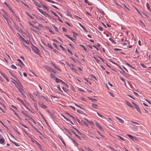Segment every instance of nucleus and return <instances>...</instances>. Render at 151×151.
I'll return each instance as SVG.
<instances>
[{
    "label": "nucleus",
    "mask_w": 151,
    "mask_h": 151,
    "mask_svg": "<svg viewBox=\"0 0 151 151\" xmlns=\"http://www.w3.org/2000/svg\"><path fill=\"white\" fill-rule=\"evenodd\" d=\"M21 37V42L25 47H27V46L26 45H29L30 44H32L31 42L29 40H26L23 37ZM27 47H28V46H27Z\"/></svg>",
    "instance_id": "1"
},
{
    "label": "nucleus",
    "mask_w": 151,
    "mask_h": 151,
    "mask_svg": "<svg viewBox=\"0 0 151 151\" xmlns=\"http://www.w3.org/2000/svg\"><path fill=\"white\" fill-rule=\"evenodd\" d=\"M33 51L35 53L39 55L40 56H41L40 55V50L38 49V48H32Z\"/></svg>",
    "instance_id": "2"
},
{
    "label": "nucleus",
    "mask_w": 151,
    "mask_h": 151,
    "mask_svg": "<svg viewBox=\"0 0 151 151\" xmlns=\"http://www.w3.org/2000/svg\"><path fill=\"white\" fill-rule=\"evenodd\" d=\"M15 79H16V82L17 84H15V85H17L19 86H20L21 88L22 89L23 88V86L22 83L17 77L15 78Z\"/></svg>",
    "instance_id": "3"
},
{
    "label": "nucleus",
    "mask_w": 151,
    "mask_h": 151,
    "mask_svg": "<svg viewBox=\"0 0 151 151\" xmlns=\"http://www.w3.org/2000/svg\"><path fill=\"white\" fill-rule=\"evenodd\" d=\"M132 103L134 105V106H133V107H134V108L135 109H136L141 114L142 112H141L140 110V109L139 107L137 104H136L134 102H132Z\"/></svg>",
    "instance_id": "4"
},
{
    "label": "nucleus",
    "mask_w": 151,
    "mask_h": 151,
    "mask_svg": "<svg viewBox=\"0 0 151 151\" xmlns=\"http://www.w3.org/2000/svg\"><path fill=\"white\" fill-rule=\"evenodd\" d=\"M72 132L73 134L78 139L81 140V137L80 136H79L77 134H76L75 132L73 131L70 130Z\"/></svg>",
    "instance_id": "5"
},
{
    "label": "nucleus",
    "mask_w": 151,
    "mask_h": 151,
    "mask_svg": "<svg viewBox=\"0 0 151 151\" xmlns=\"http://www.w3.org/2000/svg\"><path fill=\"white\" fill-rule=\"evenodd\" d=\"M6 21L9 27L11 29H12V28L10 24V23H11L9 19H7V20H6Z\"/></svg>",
    "instance_id": "6"
},
{
    "label": "nucleus",
    "mask_w": 151,
    "mask_h": 151,
    "mask_svg": "<svg viewBox=\"0 0 151 151\" xmlns=\"http://www.w3.org/2000/svg\"><path fill=\"white\" fill-rule=\"evenodd\" d=\"M33 3L35 4V5L39 7H40L41 6L39 4L38 2H37L36 0L33 2Z\"/></svg>",
    "instance_id": "7"
},
{
    "label": "nucleus",
    "mask_w": 151,
    "mask_h": 151,
    "mask_svg": "<svg viewBox=\"0 0 151 151\" xmlns=\"http://www.w3.org/2000/svg\"><path fill=\"white\" fill-rule=\"evenodd\" d=\"M95 125L97 126L99 129L100 130H102L103 129L102 127L99 124L96 122L95 124Z\"/></svg>",
    "instance_id": "8"
},
{
    "label": "nucleus",
    "mask_w": 151,
    "mask_h": 151,
    "mask_svg": "<svg viewBox=\"0 0 151 151\" xmlns=\"http://www.w3.org/2000/svg\"><path fill=\"white\" fill-rule=\"evenodd\" d=\"M126 103L127 105L128 106L133 108V106L132 105V104L129 102H128L127 101H126Z\"/></svg>",
    "instance_id": "9"
},
{
    "label": "nucleus",
    "mask_w": 151,
    "mask_h": 151,
    "mask_svg": "<svg viewBox=\"0 0 151 151\" xmlns=\"http://www.w3.org/2000/svg\"><path fill=\"white\" fill-rule=\"evenodd\" d=\"M50 12L52 13L55 16L58 17V18H60L58 16V15H57V14L55 13L52 10H50Z\"/></svg>",
    "instance_id": "10"
},
{
    "label": "nucleus",
    "mask_w": 151,
    "mask_h": 151,
    "mask_svg": "<svg viewBox=\"0 0 151 151\" xmlns=\"http://www.w3.org/2000/svg\"><path fill=\"white\" fill-rule=\"evenodd\" d=\"M32 127L38 133L40 134H41V132L37 129L33 125H32Z\"/></svg>",
    "instance_id": "11"
},
{
    "label": "nucleus",
    "mask_w": 151,
    "mask_h": 151,
    "mask_svg": "<svg viewBox=\"0 0 151 151\" xmlns=\"http://www.w3.org/2000/svg\"><path fill=\"white\" fill-rule=\"evenodd\" d=\"M72 127L77 132L80 134H82V133L79 131L76 128L74 127L73 126H72Z\"/></svg>",
    "instance_id": "12"
},
{
    "label": "nucleus",
    "mask_w": 151,
    "mask_h": 151,
    "mask_svg": "<svg viewBox=\"0 0 151 151\" xmlns=\"http://www.w3.org/2000/svg\"><path fill=\"white\" fill-rule=\"evenodd\" d=\"M116 118L121 123H124V121L122 119L117 116L116 117Z\"/></svg>",
    "instance_id": "13"
},
{
    "label": "nucleus",
    "mask_w": 151,
    "mask_h": 151,
    "mask_svg": "<svg viewBox=\"0 0 151 151\" xmlns=\"http://www.w3.org/2000/svg\"><path fill=\"white\" fill-rule=\"evenodd\" d=\"M54 79L55 80L56 82L57 83H58L60 82L61 80L59 79L57 77L55 78Z\"/></svg>",
    "instance_id": "14"
},
{
    "label": "nucleus",
    "mask_w": 151,
    "mask_h": 151,
    "mask_svg": "<svg viewBox=\"0 0 151 151\" xmlns=\"http://www.w3.org/2000/svg\"><path fill=\"white\" fill-rule=\"evenodd\" d=\"M59 138H60V140L61 141V142H62L63 143V145H64L66 147V144L65 143V142H64V141L63 140V139L61 138V137H60V136L59 137Z\"/></svg>",
    "instance_id": "15"
},
{
    "label": "nucleus",
    "mask_w": 151,
    "mask_h": 151,
    "mask_svg": "<svg viewBox=\"0 0 151 151\" xmlns=\"http://www.w3.org/2000/svg\"><path fill=\"white\" fill-rule=\"evenodd\" d=\"M40 106L41 107L43 108H47V106L43 104H40Z\"/></svg>",
    "instance_id": "16"
},
{
    "label": "nucleus",
    "mask_w": 151,
    "mask_h": 151,
    "mask_svg": "<svg viewBox=\"0 0 151 151\" xmlns=\"http://www.w3.org/2000/svg\"><path fill=\"white\" fill-rule=\"evenodd\" d=\"M67 114L69 116H70V117H71L73 120H76V117H75L72 115H70L69 113H67Z\"/></svg>",
    "instance_id": "17"
},
{
    "label": "nucleus",
    "mask_w": 151,
    "mask_h": 151,
    "mask_svg": "<svg viewBox=\"0 0 151 151\" xmlns=\"http://www.w3.org/2000/svg\"><path fill=\"white\" fill-rule=\"evenodd\" d=\"M66 13L67 16L70 17L72 15L71 13L68 10L66 11Z\"/></svg>",
    "instance_id": "18"
},
{
    "label": "nucleus",
    "mask_w": 151,
    "mask_h": 151,
    "mask_svg": "<svg viewBox=\"0 0 151 151\" xmlns=\"http://www.w3.org/2000/svg\"><path fill=\"white\" fill-rule=\"evenodd\" d=\"M64 35L66 37H67V38L70 39L71 40L73 41L72 38L71 37H70L67 34H65Z\"/></svg>",
    "instance_id": "19"
},
{
    "label": "nucleus",
    "mask_w": 151,
    "mask_h": 151,
    "mask_svg": "<svg viewBox=\"0 0 151 151\" xmlns=\"http://www.w3.org/2000/svg\"><path fill=\"white\" fill-rule=\"evenodd\" d=\"M42 7L43 8L45 9L46 10H47V11L49 10V9L48 7L47 6H46L45 5H42Z\"/></svg>",
    "instance_id": "20"
},
{
    "label": "nucleus",
    "mask_w": 151,
    "mask_h": 151,
    "mask_svg": "<svg viewBox=\"0 0 151 151\" xmlns=\"http://www.w3.org/2000/svg\"><path fill=\"white\" fill-rule=\"evenodd\" d=\"M98 106V105L97 104H92V106L94 108H97V107Z\"/></svg>",
    "instance_id": "21"
},
{
    "label": "nucleus",
    "mask_w": 151,
    "mask_h": 151,
    "mask_svg": "<svg viewBox=\"0 0 151 151\" xmlns=\"http://www.w3.org/2000/svg\"><path fill=\"white\" fill-rule=\"evenodd\" d=\"M4 138H2L0 139V143L3 144L4 142Z\"/></svg>",
    "instance_id": "22"
},
{
    "label": "nucleus",
    "mask_w": 151,
    "mask_h": 151,
    "mask_svg": "<svg viewBox=\"0 0 151 151\" xmlns=\"http://www.w3.org/2000/svg\"><path fill=\"white\" fill-rule=\"evenodd\" d=\"M127 135L129 138H130L134 140V137L132 136L129 134H127Z\"/></svg>",
    "instance_id": "23"
},
{
    "label": "nucleus",
    "mask_w": 151,
    "mask_h": 151,
    "mask_svg": "<svg viewBox=\"0 0 151 151\" xmlns=\"http://www.w3.org/2000/svg\"><path fill=\"white\" fill-rule=\"evenodd\" d=\"M39 114H40V116L42 117V119L44 120V121L45 120H46L45 117L43 116V115L41 112H39Z\"/></svg>",
    "instance_id": "24"
},
{
    "label": "nucleus",
    "mask_w": 151,
    "mask_h": 151,
    "mask_svg": "<svg viewBox=\"0 0 151 151\" xmlns=\"http://www.w3.org/2000/svg\"><path fill=\"white\" fill-rule=\"evenodd\" d=\"M146 6H147V9H148L150 11V6L149 4H148V3H146Z\"/></svg>",
    "instance_id": "25"
},
{
    "label": "nucleus",
    "mask_w": 151,
    "mask_h": 151,
    "mask_svg": "<svg viewBox=\"0 0 151 151\" xmlns=\"http://www.w3.org/2000/svg\"><path fill=\"white\" fill-rule=\"evenodd\" d=\"M45 68H46L47 70H50V71H51V68L48 66L46 65L45 66Z\"/></svg>",
    "instance_id": "26"
},
{
    "label": "nucleus",
    "mask_w": 151,
    "mask_h": 151,
    "mask_svg": "<svg viewBox=\"0 0 151 151\" xmlns=\"http://www.w3.org/2000/svg\"><path fill=\"white\" fill-rule=\"evenodd\" d=\"M23 89V88L22 89H21V88L19 89V90H18L22 94V95H24V94L22 92V90Z\"/></svg>",
    "instance_id": "27"
},
{
    "label": "nucleus",
    "mask_w": 151,
    "mask_h": 151,
    "mask_svg": "<svg viewBox=\"0 0 151 151\" xmlns=\"http://www.w3.org/2000/svg\"><path fill=\"white\" fill-rule=\"evenodd\" d=\"M27 15L31 19H33L34 18L32 17L30 14H28V13H27Z\"/></svg>",
    "instance_id": "28"
},
{
    "label": "nucleus",
    "mask_w": 151,
    "mask_h": 151,
    "mask_svg": "<svg viewBox=\"0 0 151 151\" xmlns=\"http://www.w3.org/2000/svg\"><path fill=\"white\" fill-rule=\"evenodd\" d=\"M21 112L24 115H25L27 117H28L29 114L28 113H24V112L23 111H22Z\"/></svg>",
    "instance_id": "29"
},
{
    "label": "nucleus",
    "mask_w": 151,
    "mask_h": 151,
    "mask_svg": "<svg viewBox=\"0 0 151 151\" xmlns=\"http://www.w3.org/2000/svg\"><path fill=\"white\" fill-rule=\"evenodd\" d=\"M45 122L46 124H47V126L48 127L50 128V129H51V127H50V125H49V124H48V123L47 122V120H45Z\"/></svg>",
    "instance_id": "30"
},
{
    "label": "nucleus",
    "mask_w": 151,
    "mask_h": 151,
    "mask_svg": "<svg viewBox=\"0 0 151 151\" xmlns=\"http://www.w3.org/2000/svg\"><path fill=\"white\" fill-rule=\"evenodd\" d=\"M53 27L56 32H58V30L57 28L55 26L53 25Z\"/></svg>",
    "instance_id": "31"
},
{
    "label": "nucleus",
    "mask_w": 151,
    "mask_h": 151,
    "mask_svg": "<svg viewBox=\"0 0 151 151\" xmlns=\"http://www.w3.org/2000/svg\"><path fill=\"white\" fill-rule=\"evenodd\" d=\"M11 141L12 142V143H13L16 146H19V145L17 143H16L15 142H14L12 141Z\"/></svg>",
    "instance_id": "32"
},
{
    "label": "nucleus",
    "mask_w": 151,
    "mask_h": 151,
    "mask_svg": "<svg viewBox=\"0 0 151 151\" xmlns=\"http://www.w3.org/2000/svg\"><path fill=\"white\" fill-rule=\"evenodd\" d=\"M98 11L100 12L102 14H105L104 12L102 9H99Z\"/></svg>",
    "instance_id": "33"
},
{
    "label": "nucleus",
    "mask_w": 151,
    "mask_h": 151,
    "mask_svg": "<svg viewBox=\"0 0 151 151\" xmlns=\"http://www.w3.org/2000/svg\"><path fill=\"white\" fill-rule=\"evenodd\" d=\"M22 3V4H23L26 7H28V8H29V6H28V4H25V3H24V2H23L22 1L21 2Z\"/></svg>",
    "instance_id": "34"
},
{
    "label": "nucleus",
    "mask_w": 151,
    "mask_h": 151,
    "mask_svg": "<svg viewBox=\"0 0 151 151\" xmlns=\"http://www.w3.org/2000/svg\"><path fill=\"white\" fill-rule=\"evenodd\" d=\"M97 28L100 31H102L103 30V28L100 26H99L98 27H97Z\"/></svg>",
    "instance_id": "35"
},
{
    "label": "nucleus",
    "mask_w": 151,
    "mask_h": 151,
    "mask_svg": "<svg viewBox=\"0 0 151 151\" xmlns=\"http://www.w3.org/2000/svg\"><path fill=\"white\" fill-rule=\"evenodd\" d=\"M37 9L38 10L39 12H40L42 14L44 12L43 11V10L42 9H40L38 8H37Z\"/></svg>",
    "instance_id": "36"
},
{
    "label": "nucleus",
    "mask_w": 151,
    "mask_h": 151,
    "mask_svg": "<svg viewBox=\"0 0 151 151\" xmlns=\"http://www.w3.org/2000/svg\"><path fill=\"white\" fill-rule=\"evenodd\" d=\"M43 15H44V16H45V17H47V16L48 14L46 12H44L42 14Z\"/></svg>",
    "instance_id": "37"
},
{
    "label": "nucleus",
    "mask_w": 151,
    "mask_h": 151,
    "mask_svg": "<svg viewBox=\"0 0 151 151\" xmlns=\"http://www.w3.org/2000/svg\"><path fill=\"white\" fill-rule=\"evenodd\" d=\"M70 58L72 59V60L75 63H76L77 62H78V63H80V62L79 61L75 60L73 58L71 57H70Z\"/></svg>",
    "instance_id": "38"
},
{
    "label": "nucleus",
    "mask_w": 151,
    "mask_h": 151,
    "mask_svg": "<svg viewBox=\"0 0 151 151\" xmlns=\"http://www.w3.org/2000/svg\"><path fill=\"white\" fill-rule=\"evenodd\" d=\"M11 67L13 69H17V67L13 65H11Z\"/></svg>",
    "instance_id": "39"
},
{
    "label": "nucleus",
    "mask_w": 151,
    "mask_h": 151,
    "mask_svg": "<svg viewBox=\"0 0 151 151\" xmlns=\"http://www.w3.org/2000/svg\"><path fill=\"white\" fill-rule=\"evenodd\" d=\"M0 73L1 74V75L3 76V77H4V78H6V76H5V75L1 71L0 72Z\"/></svg>",
    "instance_id": "40"
},
{
    "label": "nucleus",
    "mask_w": 151,
    "mask_h": 151,
    "mask_svg": "<svg viewBox=\"0 0 151 151\" xmlns=\"http://www.w3.org/2000/svg\"><path fill=\"white\" fill-rule=\"evenodd\" d=\"M9 73H10V74H11V75L13 77H14L15 78L16 77H15V76L10 71H9Z\"/></svg>",
    "instance_id": "41"
},
{
    "label": "nucleus",
    "mask_w": 151,
    "mask_h": 151,
    "mask_svg": "<svg viewBox=\"0 0 151 151\" xmlns=\"http://www.w3.org/2000/svg\"><path fill=\"white\" fill-rule=\"evenodd\" d=\"M73 36L74 37L75 39H76L77 38L76 37V35H77V33H75L74 32H73Z\"/></svg>",
    "instance_id": "42"
},
{
    "label": "nucleus",
    "mask_w": 151,
    "mask_h": 151,
    "mask_svg": "<svg viewBox=\"0 0 151 151\" xmlns=\"http://www.w3.org/2000/svg\"><path fill=\"white\" fill-rule=\"evenodd\" d=\"M91 77H93L95 80H97V78L95 76H94V75H93L91 74Z\"/></svg>",
    "instance_id": "43"
},
{
    "label": "nucleus",
    "mask_w": 151,
    "mask_h": 151,
    "mask_svg": "<svg viewBox=\"0 0 151 151\" xmlns=\"http://www.w3.org/2000/svg\"><path fill=\"white\" fill-rule=\"evenodd\" d=\"M62 116L64 118V119H66V121H70V120L69 119H68V118H67L65 116H64L63 115H62Z\"/></svg>",
    "instance_id": "44"
},
{
    "label": "nucleus",
    "mask_w": 151,
    "mask_h": 151,
    "mask_svg": "<svg viewBox=\"0 0 151 151\" xmlns=\"http://www.w3.org/2000/svg\"><path fill=\"white\" fill-rule=\"evenodd\" d=\"M143 13V14L144 15H145V16H146V17L147 18L149 19V16L148 14H145V13Z\"/></svg>",
    "instance_id": "45"
},
{
    "label": "nucleus",
    "mask_w": 151,
    "mask_h": 151,
    "mask_svg": "<svg viewBox=\"0 0 151 151\" xmlns=\"http://www.w3.org/2000/svg\"><path fill=\"white\" fill-rule=\"evenodd\" d=\"M95 45L96 46L98 47H99L101 46V45L100 44L97 42H96L95 43Z\"/></svg>",
    "instance_id": "46"
},
{
    "label": "nucleus",
    "mask_w": 151,
    "mask_h": 151,
    "mask_svg": "<svg viewBox=\"0 0 151 151\" xmlns=\"http://www.w3.org/2000/svg\"><path fill=\"white\" fill-rule=\"evenodd\" d=\"M109 40L111 41V42L113 43H115L114 42V40L112 38H109Z\"/></svg>",
    "instance_id": "47"
},
{
    "label": "nucleus",
    "mask_w": 151,
    "mask_h": 151,
    "mask_svg": "<svg viewBox=\"0 0 151 151\" xmlns=\"http://www.w3.org/2000/svg\"><path fill=\"white\" fill-rule=\"evenodd\" d=\"M139 22L142 24V25H143L145 27H146L145 24L142 21L140 20L139 21Z\"/></svg>",
    "instance_id": "48"
},
{
    "label": "nucleus",
    "mask_w": 151,
    "mask_h": 151,
    "mask_svg": "<svg viewBox=\"0 0 151 151\" xmlns=\"http://www.w3.org/2000/svg\"><path fill=\"white\" fill-rule=\"evenodd\" d=\"M116 136L117 137H118L119 138L121 139L122 140L124 141V139L122 137L118 135H116Z\"/></svg>",
    "instance_id": "49"
},
{
    "label": "nucleus",
    "mask_w": 151,
    "mask_h": 151,
    "mask_svg": "<svg viewBox=\"0 0 151 151\" xmlns=\"http://www.w3.org/2000/svg\"><path fill=\"white\" fill-rule=\"evenodd\" d=\"M53 52H54L56 54L58 52V51L57 50H56V49H53Z\"/></svg>",
    "instance_id": "50"
},
{
    "label": "nucleus",
    "mask_w": 151,
    "mask_h": 151,
    "mask_svg": "<svg viewBox=\"0 0 151 151\" xmlns=\"http://www.w3.org/2000/svg\"><path fill=\"white\" fill-rule=\"evenodd\" d=\"M140 65L143 68H146V67L143 63H140Z\"/></svg>",
    "instance_id": "51"
},
{
    "label": "nucleus",
    "mask_w": 151,
    "mask_h": 151,
    "mask_svg": "<svg viewBox=\"0 0 151 151\" xmlns=\"http://www.w3.org/2000/svg\"><path fill=\"white\" fill-rule=\"evenodd\" d=\"M84 2L86 3H87L88 4V5H90V6L92 5L91 3H89V2L87 0H84Z\"/></svg>",
    "instance_id": "52"
},
{
    "label": "nucleus",
    "mask_w": 151,
    "mask_h": 151,
    "mask_svg": "<svg viewBox=\"0 0 151 151\" xmlns=\"http://www.w3.org/2000/svg\"><path fill=\"white\" fill-rule=\"evenodd\" d=\"M33 94L34 96H38V95H39L38 93L37 92L34 93Z\"/></svg>",
    "instance_id": "53"
},
{
    "label": "nucleus",
    "mask_w": 151,
    "mask_h": 151,
    "mask_svg": "<svg viewBox=\"0 0 151 151\" xmlns=\"http://www.w3.org/2000/svg\"><path fill=\"white\" fill-rule=\"evenodd\" d=\"M51 64H52V66L54 67L55 69L57 67V66H56V65L54 64L53 63H51Z\"/></svg>",
    "instance_id": "54"
},
{
    "label": "nucleus",
    "mask_w": 151,
    "mask_h": 151,
    "mask_svg": "<svg viewBox=\"0 0 151 151\" xmlns=\"http://www.w3.org/2000/svg\"><path fill=\"white\" fill-rule=\"evenodd\" d=\"M88 98L90 99L91 100V101H92V102H93V100H95L96 101H97V100L96 99H93L92 98H90V97H88Z\"/></svg>",
    "instance_id": "55"
},
{
    "label": "nucleus",
    "mask_w": 151,
    "mask_h": 151,
    "mask_svg": "<svg viewBox=\"0 0 151 151\" xmlns=\"http://www.w3.org/2000/svg\"><path fill=\"white\" fill-rule=\"evenodd\" d=\"M93 58L96 60V61L97 63H99V60L97 59H96L95 57H93Z\"/></svg>",
    "instance_id": "56"
},
{
    "label": "nucleus",
    "mask_w": 151,
    "mask_h": 151,
    "mask_svg": "<svg viewBox=\"0 0 151 151\" xmlns=\"http://www.w3.org/2000/svg\"><path fill=\"white\" fill-rule=\"evenodd\" d=\"M84 50L86 52H88V50L87 48H83Z\"/></svg>",
    "instance_id": "57"
},
{
    "label": "nucleus",
    "mask_w": 151,
    "mask_h": 151,
    "mask_svg": "<svg viewBox=\"0 0 151 151\" xmlns=\"http://www.w3.org/2000/svg\"><path fill=\"white\" fill-rule=\"evenodd\" d=\"M97 114L99 116H100V117L102 118H104V117L102 115H101L100 114H99V113L98 112H97Z\"/></svg>",
    "instance_id": "58"
},
{
    "label": "nucleus",
    "mask_w": 151,
    "mask_h": 151,
    "mask_svg": "<svg viewBox=\"0 0 151 151\" xmlns=\"http://www.w3.org/2000/svg\"><path fill=\"white\" fill-rule=\"evenodd\" d=\"M50 77L52 78H53L54 79V78H55V77H54V74H52V73H51L50 74Z\"/></svg>",
    "instance_id": "59"
},
{
    "label": "nucleus",
    "mask_w": 151,
    "mask_h": 151,
    "mask_svg": "<svg viewBox=\"0 0 151 151\" xmlns=\"http://www.w3.org/2000/svg\"><path fill=\"white\" fill-rule=\"evenodd\" d=\"M51 6L52 7H54V8L57 9H58V8L55 6L53 5H51Z\"/></svg>",
    "instance_id": "60"
},
{
    "label": "nucleus",
    "mask_w": 151,
    "mask_h": 151,
    "mask_svg": "<svg viewBox=\"0 0 151 151\" xmlns=\"http://www.w3.org/2000/svg\"><path fill=\"white\" fill-rule=\"evenodd\" d=\"M55 69H56L57 70H58V71H61V70L58 67H57Z\"/></svg>",
    "instance_id": "61"
},
{
    "label": "nucleus",
    "mask_w": 151,
    "mask_h": 151,
    "mask_svg": "<svg viewBox=\"0 0 151 151\" xmlns=\"http://www.w3.org/2000/svg\"><path fill=\"white\" fill-rule=\"evenodd\" d=\"M109 93V94L112 97H114V95L112 93L110 92Z\"/></svg>",
    "instance_id": "62"
},
{
    "label": "nucleus",
    "mask_w": 151,
    "mask_h": 151,
    "mask_svg": "<svg viewBox=\"0 0 151 151\" xmlns=\"http://www.w3.org/2000/svg\"><path fill=\"white\" fill-rule=\"evenodd\" d=\"M62 89H63V90L64 91H65V92H66V90H67V89L66 88H64V87H62Z\"/></svg>",
    "instance_id": "63"
},
{
    "label": "nucleus",
    "mask_w": 151,
    "mask_h": 151,
    "mask_svg": "<svg viewBox=\"0 0 151 151\" xmlns=\"http://www.w3.org/2000/svg\"><path fill=\"white\" fill-rule=\"evenodd\" d=\"M16 86V87L18 88V90H19V89L20 88V86H19L17 85H15Z\"/></svg>",
    "instance_id": "64"
}]
</instances>
